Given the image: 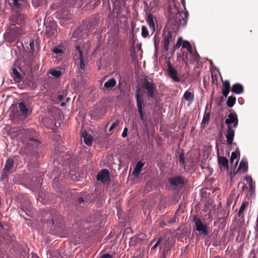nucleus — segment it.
Segmentation results:
<instances>
[{"label":"nucleus","mask_w":258,"mask_h":258,"mask_svg":"<svg viewBox=\"0 0 258 258\" xmlns=\"http://www.w3.org/2000/svg\"><path fill=\"white\" fill-rule=\"evenodd\" d=\"M47 215L51 217L50 219L46 220V223L48 226H56L61 224L63 221L61 215L56 210H52L47 213Z\"/></svg>","instance_id":"obj_5"},{"label":"nucleus","mask_w":258,"mask_h":258,"mask_svg":"<svg viewBox=\"0 0 258 258\" xmlns=\"http://www.w3.org/2000/svg\"><path fill=\"white\" fill-rule=\"evenodd\" d=\"M146 21L152 31V34L154 33L156 31L155 18L151 13H149L146 18Z\"/></svg>","instance_id":"obj_14"},{"label":"nucleus","mask_w":258,"mask_h":258,"mask_svg":"<svg viewBox=\"0 0 258 258\" xmlns=\"http://www.w3.org/2000/svg\"><path fill=\"white\" fill-rule=\"evenodd\" d=\"M112 256L109 253H104L101 255V258H111Z\"/></svg>","instance_id":"obj_54"},{"label":"nucleus","mask_w":258,"mask_h":258,"mask_svg":"<svg viewBox=\"0 0 258 258\" xmlns=\"http://www.w3.org/2000/svg\"><path fill=\"white\" fill-rule=\"evenodd\" d=\"M188 13L186 11L184 13V17L181 19V13L176 9H173V11L169 12L168 22L173 26H180L182 24V21L183 22V25H185L187 19Z\"/></svg>","instance_id":"obj_4"},{"label":"nucleus","mask_w":258,"mask_h":258,"mask_svg":"<svg viewBox=\"0 0 258 258\" xmlns=\"http://www.w3.org/2000/svg\"><path fill=\"white\" fill-rule=\"evenodd\" d=\"M66 105V102H62V103H61V104H60V106H61V107H64V106H65Z\"/></svg>","instance_id":"obj_59"},{"label":"nucleus","mask_w":258,"mask_h":258,"mask_svg":"<svg viewBox=\"0 0 258 258\" xmlns=\"http://www.w3.org/2000/svg\"><path fill=\"white\" fill-rule=\"evenodd\" d=\"M8 172H7V171L5 172V170H3V172H2V175L1 176V179H0L1 181H3L4 179L6 177L7 174Z\"/></svg>","instance_id":"obj_52"},{"label":"nucleus","mask_w":258,"mask_h":258,"mask_svg":"<svg viewBox=\"0 0 258 258\" xmlns=\"http://www.w3.org/2000/svg\"><path fill=\"white\" fill-rule=\"evenodd\" d=\"M197 231L204 234L205 235H208V231L206 225H204L200 218L197 217H195L193 219Z\"/></svg>","instance_id":"obj_10"},{"label":"nucleus","mask_w":258,"mask_h":258,"mask_svg":"<svg viewBox=\"0 0 258 258\" xmlns=\"http://www.w3.org/2000/svg\"><path fill=\"white\" fill-rule=\"evenodd\" d=\"M178 160H179V163H180V164L182 165V166H184L185 164V161H184V156H183V153H181L179 155Z\"/></svg>","instance_id":"obj_44"},{"label":"nucleus","mask_w":258,"mask_h":258,"mask_svg":"<svg viewBox=\"0 0 258 258\" xmlns=\"http://www.w3.org/2000/svg\"><path fill=\"white\" fill-rule=\"evenodd\" d=\"M45 0H33V5L35 7L41 5Z\"/></svg>","instance_id":"obj_42"},{"label":"nucleus","mask_w":258,"mask_h":258,"mask_svg":"<svg viewBox=\"0 0 258 258\" xmlns=\"http://www.w3.org/2000/svg\"><path fill=\"white\" fill-rule=\"evenodd\" d=\"M70 98L68 97L67 98L66 102H69L70 101Z\"/></svg>","instance_id":"obj_63"},{"label":"nucleus","mask_w":258,"mask_h":258,"mask_svg":"<svg viewBox=\"0 0 258 258\" xmlns=\"http://www.w3.org/2000/svg\"><path fill=\"white\" fill-rule=\"evenodd\" d=\"M228 117L225 120V123L228 125L225 135L227 143L228 145L236 146V144L233 143V141L235 136L234 128H236L238 124V117L235 112L229 114Z\"/></svg>","instance_id":"obj_1"},{"label":"nucleus","mask_w":258,"mask_h":258,"mask_svg":"<svg viewBox=\"0 0 258 258\" xmlns=\"http://www.w3.org/2000/svg\"><path fill=\"white\" fill-rule=\"evenodd\" d=\"M19 214L21 216H22V217H24V214L25 213L26 214H27V213L23 210H20L19 211Z\"/></svg>","instance_id":"obj_57"},{"label":"nucleus","mask_w":258,"mask_h":258,"mask_svg":"<svg viewBox=\"0 0 258 258\" xmlns=\"http://www.w3.org/2000/svg\"><path fill=\"white\" fill-rule=\"evenodd\" d=\"M162 237H160L158 238V240L157 241L156 243L152 247L151 250L155 249L156 248V247L158 246V245L160 243V242L162 241Z\"/></svg>","instance_id":"obj_47"},{"label":"nucleus","mask_w":258,"mask_h":258,"mask_svg":"<svg viewBox=\"0 0 258 258\" xmlns=\"http://www.w3.org/2000/svg\"><path fill=\"white\" fill-rule=\"evenodd\" d=\"M70 18H71V16H70L67 17L66 18H65V17L62 18V19H68L70 20Z\"/></svg>","instance_id":"obj_61"},{"label":"nucleus","mask_w":258,"mask_h":258,"mask_svg":"<svg viewBox=\"0 0 258 258\" xmlns=\"http://www.w3.org/2000/svg\"><path fill=\"white\" fill-rule=\"evenodd\" d=\"M13 10L22 9L26 4V0H6Z\"/></svg>","instance_id":"obj_11"},{"label":"nucleus","mask_w":258,"mask_h":258,"mask_svg":"<svg viewBox=\"0 0 258 258\" xmlns=\"http://www.w3.org/2000/svg\"><path fill=\"white\" fill-rule=\"evenodd\" d=\"M100 22L99 18L98 16H92L88 22H84L83 25L88 27V33L93 31L98 26Z\"/></svg>","instance_id":"obj_8"},{"label":"nucleus","mask_w":258,"mask_h":258,"mask_svg":"<svg viewBox=\"0 0 258 258\" xmlns=\"http://www.w3.org/2000/svg\"><path fill=\"white\" fill-rule=\"evenodd\" d=\"M74 56L79 59L80 60V68L82 70L85 69L86 63L84 59V52L81 50V47L79 45L75 46V50L74 52Z\"/></svg>","instance_id":"obj_9"},{"label":"nucleus","mask_w":258,"mask_h":258,"mask_svg":"<svg viewBox=\"0 0 258 258\" xmlns=\"http://www.w3.org/2000/svg\"><path fill=\"white\" fill-rule=\"evenodd\" d=\"M43 122L46 127L48 128H52L54 124V119L49 117H46L43 119Z\"/></svg>","instance_id":"obj_29"},{"label":"nucleus","mask_w":258,"mask_h":258,"mask_svg":"<svg viewBox=\"0 0 258 258\" xmlns=\"http://www.w3.org/2000/svg\"><path fill=\"white\" fill-rule=\"evenodd\" d=\"M77 201L79 203H82L85 201V200H84V198L80 197V198H78Z\"/></svg>","instance_id":"obj_55"},{"label":"nucleus","mask_w":258,"mask_h":258,"mask_svg":"<svg viewBox=\"0 0 258 258\" xmlns=\"http://www.w3.org/2000/svg\"><path fill=\"white\" fill-rule=\"evenodd\" d=\"M136 98L137 101V106L138 111L143 110L144 108V104L143 101V98L140 94V90L139 88L136 89Z\"/></svg>","instance_id":"obj_17"},{"label":"nucleus","mask_w":258,"mask_h":258,"mask_svg":"<svg viewBox=\"0 0 258 258\" xmlns=\"http://www.w3.org/2000/svg\"><path fill=\"white\" fill-rule=\"evenodd\" d=\"M89 35L88 27L86 25H81L73 33V38H76L78 39L80 38L85 39Z\"/></svg>","instance_id":"obj_6"},{"label":"nucleus","mask_w":258,"mask_h":258,"mask_svg":"<svg viewBox=\"0 0 258 258\" xmlns=\"http://www.w3.org/2000/svg\"><path fill=\"white\" fill-rule=\"evenodd\" d=\"M127 131H128V128L127 127H124V129H123V132L121 134V137L122 138H125L127 137Z\"/></svg>","instance_id":"obj_51"},{"label":"nucleus","mask_w":258,"mask_h":258,"mask_svg":"<svg viewBox=\"0 0 258 258\" xmlns=\"http://www.w3.org/2000/svg\"><path fill=\"white\" fill-rule=\"evenodd\" d=\"M29 47L30 49L32 51V52H33L35 51V46H34V43L33 40H31L29 43Z\"/></svg>","instance_id":"obj_48"},{"label":"nucleus","mask_w":258,"mask_h":258,"mask_svg":"<svg viewBox=\"0 0 258 258\" xmlns=\"http://www.w3.org/2000/svg\"><path fill=\"white\" fill-rule=\"evenodd\" d=\"M182 47L183 48H186L189 53H191V46L190 43L187 41H183L182 43Z\"/></svg>","instance_id":"obj_36"},{"label":"nucleus","mask_w":258,"mask_h":258,"mask_svg":"<svg viewBox=\"0 0 258 258\" xmlns=\"http://www.w3.org/2000/svg\"><path fill=\"white\" fill-rule=\"evenodd\" d=\"M138 111H139V116H140V118L141 120L144 122L145 121V116H144V113L143 110H141H141Z\"/></svg>","instance_id":"obj_49"},{"label":"nucleus","mask_w":258,"mask_h":258,"mask_svg":"<svg viewBox=\"0 0 258 258\" xmlns=\"http://www.w3.org/2000/svg\"><path fill=\"white\" fill-rule=\"evenodd\" d=\"M131 230V229L130 228H127L126 230H125V232H128L130 231Z\"/></svg>","instance_id":"obj_62"},{"label":"nucleus","mask_w":258,"mask_h":258,"mask_svg":"<svg viewBox=\"0 0 258 258\" xmlns=\"http://www.w3.org/2000/svg\"><path fill=\"white\" fill-rule=\"evenodd\" d=\"M41 152L40 142L33 138H30L26 146L22 147L20 149V154L21 155L32 156L34 158H39Z\"/></svg>","instance_id":"obj_2"},{"label":"nucleus","mask_w":258,"mask_h":258,"mask_svg":"<svg viewBox=\"0 0 258 258\" xmlns=\"http://www.w3.org/2000/svg\"><path fill=\"white\" fill-rule=\"evenodd\" d=\"M167 64L169 76L172 78L174 82H179L180 81V79L177 76V71L173 67H172L169 60L167 62Z\"/></svg>","instance_id":"obj_12"},{"label":"nucleus","mask_w":258,"mask_h":258,"mask_svg":"<svg viewBox=\"0 0 258 258\" xmlns=\"http://www.w3.org/2000/svg\"><path fill=\"white\" fill-rule=\"evenodd\" d=\"M144 166V163L141 161L137 162L136 166L132 172V174L135 176H138L142 171V168Z\"/></svg>","instance_id":"obj_24"},{"label":"nucleus","mask_w":258,"mask_h":258,"mask_svg":"<svg viewBox=\"0 0 258 258\" xmlns=\"http://www.w3.org/2000/svg\"><path fill=\"white\" fill-rule=\"evenodd\" d=\"M66 48L62 44H59L52 49V52L55 54H62L65 52Z\"/></svg>","instance_id":"obj_30"},{"label":"nucleus","mask_w":258,"mask_h":258,"mask_svg":"<svg viewBox=\"0 0 258 258\" xmlns=\"http://www.w3.org/2000/svg\"><path fill=\"white\" fill-rule=\"evenodd\" d=\"M119 123V121L118 119H117L115 121H114L111 125L109 129V131L111 132L112 131L114 128H115L118 125Z\"/></svg>","instance_id":"obj_45"},{"label":"nucleus","mask_w":258,"mask_h":258,"mask_svg":"<svg viewBox=\"0 0 258 258\" xmlns=\"http://www.w3.org/2000/svg\"><path fill=\"white\" fill-rule=\"evenodd\" d=\"M11 22L16 23L17 24L23 25L24 24V16L20 14H16L13 15L10 18Z\"/></svg>","instance_id":"obj_19"},{"label":"nucleus","mask_w":258,"mask_h":258,"mask_svg":"<svg viewBox=\"0 0 258 258\" xmlns=\"http://www.w3.org/2000/svg\"><path fill=\"white\" fill-rule=\"evenodd\" d=\"M229 93V90L223 89L222 92L223 95L224 96H225L226 98H227L228 97Z\"/></svg>","instance_id":"obj_53"},{"label":"nucleus","mask_w":258,"mask_h":258,"mask_svg":"<svg viewBox=\"0 0 258 258\" xmlns=\"http://www.w3.org/2000/svg\"><path fill=\"white\" fill-rule=\"evenodd\" d=\"M141 35L145 38L149 36V31L146 26L143 25L141 28Z\"/></svg>","instance_id":"obj_35"},{"label":"nucleus","mask_w":258,"mask_h":258,"mask_svg":"<svg viewBox=\"0 0 258 258\" xmlns=\"http://www.w3.org/2000/svg\"><path fill=\"white\" fill-rule=\"evenodd\" d=\"M238 168L240 169H242L244 172L246 171L248 168L247 163L242 160L239 164Z\"/></svg>","instance_id":"obj_39"},{"label":"nucleus","mask_w":258,"mask_h":258,"mask_svg":"<svg viewBox=\"0 0 258 258\" xmlns=\"http://www.w3.org/2000/svg\"><path fill=\"white\" fill-rule=\"evenodd\" d=\"M152 6V9H158L159 8V1L158 0H153V2L151 3Z\"/></svg>","instance_id":"obj_43"},{"label":"nucleus","mask_w":258,"mask_h":258,"mask_svg":"<svg viewBox=\"0 0 258 258\" xmlns=\"http://www.w3.org/2000/svg\"><path fill=\"white\" fill-rule=\"evenodd\" d=\"M55 32H56V31L54 29H52L51 30V34L52 35L55 34Z\"/></svg>","instance_id":"obj_60"},{"label":"nucleus","mask_w":258,"mask_h":258,"mask_svg":"<svg viewBox=\"0 0 258 258\" xmlns=\"http://www.w3.org/2000/svg\"><path fill=\"white\" fill-rule=\"evenodd\" d=\"M76 1L77 0H62L63 3L69 7H73Z\"/></svg>","instance_id":"obj_41"},{"label":"nucleus","mask_w":258,"mask_h":258,"mask_svg":"<svg viewBox=\"0 0 258 258\" xmlns=\"http://www.w3.org/2000/svg\"><path fill=\"white\" fill-rule=\"evenodd\" d=\"M57 98L59 101H61L63 99V96L62 95H58Z\"/></svg>","instance_id":"obj_56"},{"label":"nucleus","mask_w":258,"mask_h":258,"mask_svg":"<svg viewBox=\"0 0 258 258\" xmlns=\"http://www.w3.org/2000/svg\"><path fill=\"white\" fill-rule=\"evenodd\" d=\"M23 34L24 30L22 27L12 23L6 30L4 38L7 42H15L18 41Z\"/></svg>","instance_id":"obj_3"},{"label":"nucleus","mask_w":258,"mask_h":258,"mask_svg":"<svg viewBox=\"0 0 258 258\" xmlns=\"http://www.w3.org/2000/svg\"><path fill=\"white\" fill-rule=\"evenodd\" d=\"M210 115L211 110L208 108V105H207L201 123L202 126H205L207 123H208L210 118Z\"/></svg>","instance_id":"obj_20"},{"label":"nucleus","mask_w":258,"mask_h":258,"mask_svg":"<svg viewBox=\"0 0 258 258\" xmlns=\"http://www.w3.org/2000/svg\"><path fill=\"white\" fill-rule=\"evenodd\" d=\"M154 47L156 49L158 48L160 44V39L157 33H156L154 37Z\"/></svg>","instance_id":"obj_40"},{"label":"nucleus","mask_w":258,"mask_h":258,"mask_svg":"<svg viewBox=\"0 0 258 258\" xmlns=\"http://www.w3.org/2000/svg\"><path fill=\"white\" fill-rule=\"evenodd\" d=\"M236 102V97L230 96L228 98L226 102L227 105L229 107H232L234 106Z\"/></svg>","instance_id":"obj_32"},{"label":"nucleus","mask_w":258,"mask_h":258,"mask_svg":"<svg viewBox=\"0 0 258 258\" xmlns=\"http://www.w3.org/2000/svg\"><path fill=\"white\" fill-rule=\"evenodd\" d=\"M244 180L246 181L250 187V191L254 192L255 190V182L253 181L251 176L247 175L244 177Z\"/></svg>","instance_id":"obj_26"},{"label":"nucleus","mask_w":258,"mask_h":258,"mask_svg":"<svg viewBox=\"0 0 258 258\" xmlns=\"http://www.w3.org/2000/svg\"><path fill=\"white\" fill-rule=\"evenodd\" d=\"M143 88L147 91V95L149 97L153 98L155 96L154 92L156 90L155 85L152 81L145 80L143 82Z\"/></svg>","instance_id":"obj_7"},{"label":"nucleus","mask_w":258,"mask_h":258,"mask_svg":"<svg viewBox=\"0 0 258 258\" xmlns=\"http://www.w3.org/2000/svg\"><path fill=\"white\" fill-rule=\"evenodd\" d=\"M140 241L141 239L140 238H138L136 236H133L131 238V240L130 241L129 245L130 246H132L138 243H140Z\"/></svg>","instance_id":"obj_33"},{"label":"nucleus","mask_w":258,"mask_h":258,"mask_svg":"<svg viewBox=\"0 0 258 258\" xmlns=\"http://www.w3.org/2000/svg\"><path fill=\"white\" fill-rule=\"evenodd\" d=\"M247 204H248V203L246 201L243 202L242 203V204L240 206V209L239 210L238 213V217H240L242 215V214L245 209V207L247 205Z\"/></svg>","instance_id":"obj_37"},{"label":"nucleus","mask_w":258,"mask_h":258,"mask_svg":"<svg viewBox=\"0 0 258 258\" xmlns=\"http://www.w3.org/2000/svg\"><path fill=\"white\" fill-rule=\"evenodd\" d=\"M116 85V81L114 78H111L105 82L104 84V87L102 89H105L107 91H110L112 88Z\"/></svg>","instance_id":"obj_18"},{"label":"nucleus","mask_w":258,"mask_h":258,"mask_svg":"<svg viewBox=\"0 0 258 258\" xmlns=\"http://www.w3.org/2000/svg\"><path fill=\"white\" fill-rule=\"evenodd\" d=\"M238 155L239 156H240V152L238 150V148L237 147H236L235 151L231 153V157L230 159L231 162H233L234 161V160L237 158Z\"/></svg>","instance_id":"obj_34"},{"label":"nucleus","mask_w":258,"mask_h":258,"mask_svg":"<svg viewBox=\"0 0 258 258\" xmlns=\"http://www.w3.org/2000/svg\"><path fill=\"white\" fill-rule=\"evenodd\" d=\"M92 221L91 220H87V223H91Z\"/></svg>","instance_id":"obj_64"},{"label":"nucleus","mask_w":258,"mask_h":258,"mask_svg":"<svg viewBox=\"0 0 258 258\" xmlns=\"http://www.w3.org/2000/svg\"><path fill=\"white\" fill-rule=\"evenodd\" d=\"M183 98L188 102H192L194 99V95L192 93L186 91L184 93Z\"/></svg>","instance_id":"obj_31"},{"label":"nucleus","mask_w":258,"mask_h":258,"mask_svg":"<svg viewBox=\"0 0 258 258\" xmlns=\"http://www.w3.org/2000/svg\"><path fill=\"white\" fill-rule=\"evenodd\" d=\"M254 230L256 235H258V214L256 217V220L255 223V226L254 227Z\"/></svg>","instance_id":"obj_50"},{"label":"nucleus","mask_w":258,"mask_h":258,"mask_svg":"<svg viewBox=\"0 0 258 258\" xmlns=\"http://www.w3.org/2000/svg\"><path fill=\"white\" fill-rule=\"evenodd\" d=\"M168 181L170 185L175 186H178L181 184H183L184 183L183 177L180 176H176L168 179Z\"/></svg>","instance_id":"obj_16"},{"label":"nucleus","mask_w":258,"mask_h":258,"mask_svg":"<svg viewBox=\"0 0 258 258\" xmlns=\"http://www.w3.org/2000/svg\"><path fill=\"white\" fill-rule=\"evenodd\" d=\"M81 137L83 138L84 142L87 146H91L92 144L93 138L92 136L89 135L86 132L82 133Z\"/></svg>","instance_id":"obj_22"},{"label":"nucleus","mask_w":258,"mask_h":258,"mask_svg":"<svg viewBox=\"0 0 258 258\" xmlns=\"http://www.w3.org/2000/svg\"><path fill=\"white\" fill-rule=\"evenodd\" d=\"M19 108L23 115L27 116L29 114V110L24 102H21L19 103Z\"/></svg>","instance_id":"obj_27"},{"label":"nucleus","mask_w":258,"mask_h":258,"mask_svg":"<svg viewBox=\"0 0 258 258\" xmlns=\"http://www.w3.org/2000/svg\"><path fill=\"white\" fill-rule=\"evenodd\" d=\"M181 39V38L180 37V38L178 39V41H177V43H176V45H177H177H179V46H180V45H181V43H180V39Z\"/></svg>","instance_id":"obj_58"},{"label":"nucleus","mask_w":258,"mask_h":258,"mask_svg":"<svg viewBox=\"0 0 258 258\" xmlns=\"http://www.w3.org/2000/svg\"><path fill=\"white\" fill-rule=\"evenodd\" d=\"M218 163L224 168H228V162L227 159L224 156L218 157Z\"/></svg>","instance_id":"obj_28"},{"label":"nucleus","mask_w":258,"mask_h":258,"mask_svg":"<svg viewBox=\"0 0 258 258\" xmlns=\"http://www.w3.org/2000/svg\"><path fill=\"white\" fill-rule=\"evenodd\" d=\"M223 86H224V89L226 90H229L230 86V83L229 81L225 80L223 83Z\"/></svg>","instance_id":"obj_46"},{"label":"nucleus","mask_w":258,"mask_h":258,"mask_svg":"<svg viewBox=\"0 0 258 258\" xmlns=\"http://www.w3.org/2000/svg\"><path fill=\"white\" fill-rule=\"evenodd\" d=\"M14 160L12 158H9L7 159L6 162L5 167L3 169V170H5V172H9L10 170H11L14 167Z\"/></svg>","instance_id":"obj_25"},{"label":"nucleus","mask_w":258,"mask_h":258,"mask_svg":"<svg viewBox=\"0 0 258 258\" xmlns=\"http://www.w3.org/2000/svg\"><path fill=\"white\" fill-rule=\"evenodd\" d=\"M172 33L171 32L168 31L166 33L164 32V39L163 40L164 50L165 51H168L169 50V46L170 42L172 39Z\"/></svg>","instance_id":"obj_15"},{"label":"nucleus","mask_w":258,"mask_h":258,"mask_svg":"<svg viewBox=\"0 0 258 258\" xmlns=\"http://www.w3.org/2000/svg\"><path fill=\"white\" fill-rule=\"evenodd\" d=\"M97 179L101 182L108 181L110 180V173L108 170L103 169L98 173L97 175Z\"/></svg>","instance_id":"obj_13"},{"label":"nucleus","mask_w":258,"mask_h":258,"mask_svg":"<svg viewBox=\"0 0 258 258\" xmlns=\"http://www.w3.org/2000/svg\"><path fill=\"white\" fill-rule=\"evenodd\" d=\"M243 87L241 84L235 83L232 85L231 91L233 93L239 95L243 93Z\"/></svg>","instance_id":"obj_21"},{"label":"nucleus","mask_w":258,"mask_h":258,"mask_svg":"<svg viewBox=\"0 0 258 258\" xmlns=\"http://www.w3.org/2000/svg\"><path fill=\"white\" fill-rule=\"evenodd\" d=\"M49 73L52 76L58 78L61 75V72L60 70H52L49 71Z\"/></svg>","instance_id":"obj_38"},{"label":"nucleus","mask_w":258,"mask_h":258,"mask_svg":"<svg viewBox=\"0 0 258 258\" xmlns=\"http://www.w3.org/2000/svg\"><path fill=\"white\" fill-rule=\"evenodd\" d=\"M12 76L15 82L19 83L21 81L22 76L20 73L18 71L17 69L15 68L12 69Z\"/></svg>","instance_id":"obj_23"}]
</instances>
